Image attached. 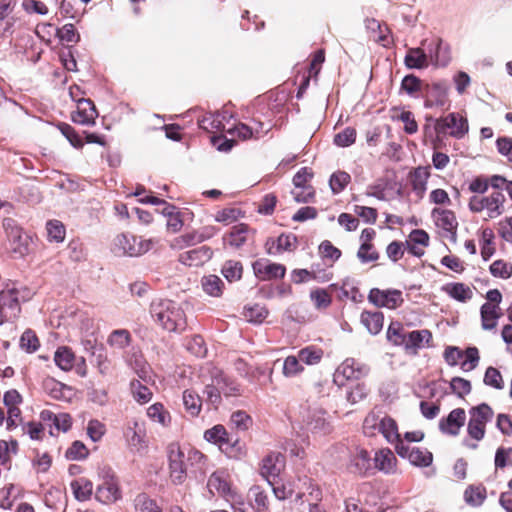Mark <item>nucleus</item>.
Masks as SVG:
<instances>
[{"label":"nucleus","instance_id":"43","mask_svg":"<svg viewBox=\"0 0 512 512\" xmlns=\"http://www.w3.org/2000/svg\"><path fill=\"white\" fill-rule=\"evenodd\" d=\"M130 391L133 399L141 405L148 403L153 396L150 388L144 385L140 380L136 379L131 381Z\"/></svg>","mask_w":512,"mask_h":512},{"label":"nucleus","instance_id":"46","mask_svg":"<svg viewBox=\"0 0 512 512\" xmlns=\"http://www.w3.org/2000/svg\"><path fill=\"white\" fill-rule=\"evenodd\" d=\"M201 285L205 293L219 297L222 294L224 283L217 275H207L202 278Z\"/></svg>","mask_w":512,"mask_h":512},{"label":"nucleus","instance_id":"1","mask_svg":"<svg viewBox=\"0 0 512 512\" xmlns=\"http://www.w3.org/2000/svg\"><path fill=\"white\" fill-rule=\"evenodd\" d=\"M152 318L169 332L182 331L186 327V316L180 304L169 299H154L150 305Z\"/></svg>","mask_w":512,"mask_h":512},{"label":"nucleus","instance_id":"26","mask_svg":"<svg viewBox=\"0 0 512 512\" xmlns=\"http://www.w3.org/2000/svg\"><path fill=\"white\" fill-rule=\"evenodd\" d=\"M281 364L282 375L285 378L292 379L299 377L305 370L303 363L301 362L298 354L289 355L283 360L277 359L274 365Z\"/></svg>","mask_w":512,"mask_h":512},{"label":"nucleus","instance_id":"21","mask_svg":"<svg viewBox=\"0 0 512 512\" xmlns=\"http://www.w3.org/2000/svg\"><path fill=\"white\" fill-rule=\"evenodd\" d=\"M370 372V367L354 358L345 359L337 368V373L341 374L347 380H358L366 377Z\"/></svg>","mask_w":512,"mask_h":512},{"label":"nucleus","instance_id":"29","mask_svg":"<svg viewBox=\"0 0 512 512\" xmlns=\"http://www.w3.org/2000/svg\"><path fill=\"white\" fill-rule=\"evenodd\" d=\"M267 253L275 255L283 251H292L297 247V238L293 234H281L276 241H272L269 246V241L266 243Z\"/></svg>","mask_w":512,"mask_h":512},{"label":"nucleus","instance_id":"39","mask_svg":"<svg viewBox=\"0 0 512 512\" xmlns=\"http://www.w3.org/2000/svg\"><path fill=\"white\" fill-rule=\"evenodd\" d=\"M227 132L231 135H237L242 140H247L252 137L258 138L261 133H266L267 131L263 132V124L258 122L256 128L239 123L234 128L227 129Z\"/></svg>","mask_w":512,"mask_h":512},{"label":"nucleus","instance_id":"41","mask_svg":"<svg viewBox=\"0 0 512 512\" xmlns=\"http://www.w3.org/2000/svg\"><path fill=\"white\" fill-rule=\"evenodd\" d=\"M183 405L186 412L192 417L197 416L202 407V399L201 397L193 390H185L183 392Z\"/></svg>","mask_w":512,"mask_h":512},{"label":"nucleus","instance_id":"22","mask_svg":"<svg viewBox=\"0 0 512 512\" xmlns=\"http://www.w3.org/2000/svg\"><path fill=\"white\" fill-rule=\"evenodd\" d=\"M466 421V413L462 408L453 409L446 418H443L439 422V429L441 432L457 436L460 429L464 426Z\"/></svg>","mask_w":512,"mask_h":512},{"label":"nucleus","instance_id":"9","mask_svg":"<svg viewBox=\"0 0 512 512\" xmlns=\"http://www.w3.org/2000/svg\"><path fill=\"white\" fill-rule=\"evenodd\" d=\"M100 483L96 488V499L104 504H111L121 498L119 483L111 469H103L99 473Z\"/></svg>","mask_w":512,"mask_h":512},{"label":"nucleus","instance_id":"30","mask_svg":"<svg viewBox=\"0 0 512 512\" xmlns=\"http://www.w3.org/2000/svg\"><path fill=\"white\" fill-rule=\"evenodd\" d=\"M430 63L429 55L421 48H410L405 56V65L409 69H424Z\"/></svg>","mask_w":512,"mask_h":512},{"label":"nucleus","instance_id":"27","mask_svg":"<svg viewBox=\"0 0 512 512\" xmlns=\"http://www.w3.org/2000/svg\"><path fill=\"white\" fill-rule=\"evenodd\" d=\"M447 103V88L440 83L428 87L424 106L426 108L444 107Z\"/></svg>","mask_w":512,"mask_h":512},{"label":"nucleus","instance_id":"52","mask_svg":"<svg viewBox=\"0 0 512 512\" xmlns=\"http://www.w3.org/2000/svg\"><path fill=\"white\" fill-rule=\"evenodd\" d=\"M387 339L394 345H405L407 334H404L402 325L398 322H392L387 330Z\"/></svg>","mask_w":512,"mask_h":512},{"label":"nucleus","instance_id":"49","mask_svg":"<svg viewBox=\"0 0 512 512\" xmlns=\"http://www.w3.org/2000/svg\"><path fill=\"white\" fill-rule=\"evenodd\" d=\"M134 508L136 512H162L157 502L145 493L135 497Z\"/></svg>","mask_w":512,"mask_h":512},{"label":"nucleus","instance_id":"18","mask_svg":"<svg viewBox=\"0 0 512 512\" xmlns=\"http://www.w3.org/2000/svg\"><path fill=\"white\" fill-rule=\"evenodd\" d=\"M252 268L255 276L262 281L283 278L286 272L283 265L272 263L267 259L256 260L252 264Z\"/></svg>","mask_w":512,"mask_h":512},{"label":"nucleus","instance_id":"35","mask_svg":"<svg viewBox=\"0 0 512 512\" xmlns=\"http://www.w3.org/2000/svg\"><path fill=\"white\" fill-rule=\"evenodd\" d=\"M429 57L432 64L436 66H447L450 62V47L442 39H438L434 50L429 51Z\"/></svg>","mask_w":512,"mask_h":512},{"label":"nucleus","instance_id":"28","mask_svg":"<svg viewBox=\"0 0 512 512\" xmlns=\"http://www.w3.org/2000/svg\"><path fill=\"white\" fill-rule=\"evenodd\" d=\"M481 325L484 330H492L497 326L502 313L500 307L495 304L484 303L480 309Z\"/></svg>","mask_w":512,"mask_h":512},{"label":"nucleus","instance_id":"59","mask_svg":"<svg viewBox=\"0 0 512 512\" xmlns=\"http://www.w3.org/2000/svg\"><path fill=\"white\" fill-rule=\"evenodd\" d=\"M483 381L485 385L497 390H501L504 387L502 375L499 370L494 367H488L486 369Z\"/></svg>","mask_w":512,"mask_h":512},{"label":"nucleus","instance_id":"10","mask_svg":"<svg viewBox=\"0 0 512 512\" xmlns=\"http://www.w3.org/2000/svg\"><path fill=\"white\" fill-rule=\"evenodd\" d=\"M170 478L175 484H182L187 474V458L185 448L173 442L167 448Z\"/></svg>","mask_w":512,"mask_h":512},{"label":"nucleus","instance_id":"61","mask_svg":"<svg viewBox=\"0 0 512 512\" xmlns=\"http://www.w3.org/2000/svg\"><path fill=\"white\" fill-rule=\"evenodd\" d=\"M356 130L352 127H347L343 131L334 136V143L339 147H348L355 143Z\"/></svg>","mask_w":512,"mask_h":512},{"label":"nucleus","instance_id":"57","mask_svg":"<svg viewBox=\"0 0 512 512\" xmlns=\"http://www.w3.org/2000/svg\"><path fill=\"white\" fill-rule=\"evenodd\" d=\"M450 388L458 397L464 398L471 392V382L462 377H453L450 381Z\"/></svg>","mask_w":512,"mask_h":512},{"label":"nucleus","instance_id":"55","mask_svg":"<svg viewBox=\"0 0 512 512\" xmlns=\"http://www.w3.org/2000/svg\"><path fill=\"white\" fill-rule=\"evenodd\" d=\"M310 298L315 308L321 310L330 306L332 298L325 289H315L310 292Z\"/></svg>","mask_w":512,"mask_h":512},{"label":"nucleus","instance_id":"44","mask_svg":"<svg viewBox=\"0 0 512 512\" xmlns=\"http://www.w3.org/2000/svg\"><path fill=\"white\" fill-rule=\"evenodd\" d=\"M370 460L371 458L369 453L366 450L361 449L352 457L349 468L354 473L364 474L371 467Z\"/></svg>","mask_w":512,"mask_h":512},{"label":"nucleus","instance_id":"6","mask_svg":"<svg viewBox=\"0 0 512 512\" xmlns=\"http://www.w3.org/2000/svg\"><path fill=\"white\" fill-rule=\"evenodd\" d=\"M468 414L467 433L471 439L479 442L485 437L486 425L492 420L494 411L488 404L481 403L470 408Z\"/></svg>","mask_w":512,"mask_h":512},{"label":"nucleus","instance_id":"11","mask_svg":"<svg viewBox=\"0 0 512 512\" xmlns=\"http://www.w3.org/2000/svg\"><path fill=\"white\" fill-rule=\"evenodd\" d=\"M12 220L4 223L7 241L5 250L14 258H21L28 252V237L23 234L22 229L12 224Z\"/></svg>","mask_w":512,"mask_h":512},{"label":"nucleus","instance_id":"25","mask_svg":"<svg viewBox=\"0 0 512 512\" xmlns=\"http://www.w3.org/2000/svg\"><path fill=\"white\" fill-rule=\"evenodd\" d=\"M210 382L226 397L236 395L239 391L238 384L216 367L210 371Z\"/></svg>","mask_w":512,"mask_h":512},{"label":"nucleus","instance_id":"58","mask_svg":"<svg viewBox=\"0 0 512 512\" xmlns=\"http://www.w3.org/2000/svg\"><path fill=\"white\" fill-rule=\"evenodd\" d=\"M39 340L32 330H26L20 338V347L27 353H33L39 348Z\"/></svg>","mask_w":512,"mask_h":512},{"label":"nucleus","instance_id":"36","mask_svg":"<svg viewBox=\"0 0 512 512\" xmlns=\"http://www.w3.org/2000/svg\"><path fill=\"white\" fill-rule=\"evenodd\" d=\"M432 340V333L427 330H415L407 333V339L405 343L406 349H418L423 347L424 343L430 346Z\"/></svg>","mask_w":512,"mask_h":512},{"label":"nucleus","instance_id":"7","mask_svg":"<svg viewBox=\"0 0 512 512\" xmlns=\"http://www.w3.org/2000/svg\"><path fill=\"white\" fill-rule=\"evenodd\" d=\"M443 356L449 366H456L460 363L464 372L474 370L480 360L479 351L476 347H468L465 351H462L456 346H448L444 350Z\"/></svg>","mask_w":512,"mask_h":512},{"label":"nucleus","instance_id":"17","mask_svg":"<svg viewBox=\"0 0 512 512\" xmlns=\"http://www.w3.org/2000/svg\"><path fill=\"white\" fill-rule=\"evenodd\" d=\"M20 312L18 291L14 288L0 292V325L14 319Z\"/></svg>","mask_w":512,"mask_h":512},{"label":"nucleus","instance_id":"33","mask_svg":"<svg viewBox=\"0 0 512 512\" xmlns=\"http://www.w3.org/2000/svg\"><path fill=\"white\" fill-rule=\"evenodd\" d=\"M360 320L372 335H377L383 328L384 316L381 312L363 311Z\"/></svg>","mask_w":512,"mask_h":512},{"label":"nucleus","instance_id":"5","mask_svg":"<svg viewBox=\"0 0 512 512\" xmlns=\"http://www.w3.org/2000/svg\"><path fill=\"white\" fill-rule=\"evenodd\" d=\"M207 488L212 495L218 494L223 497L232 508L244 504L243 496L231 487L229 476L225 471L213 472L208 479Z\"/></svg>","mask_w":512,"mask_h":512},{"label":"nucleus","instance_id":"56","mask_svg":"<svg viewBox=\"0 0 512 512\" xmlns=\"http://www.w3.org/2000/svg\"><path fill=\"white\" fill-rule=\"evenodd\" d=\"M350 175L347 172L339 171L333 173L330 177V187L334 194L340 193L346 185L350 182Z\"/></svg>","mask_w":512,"mask_h":512},{"label":"nucleus","instance_id":"47","mask_svg":"<svg viewBox=\"0 0 512 512\" xmlns=\"http://www.w3.org/2000/svg\"><path fill=\"white\" fill-rule=\"evenodd\" d=\"M248 236V226L245 224H238L234 226L228 236L225 237V241L234 247L242 246Z\"/></svg>","mask_w":512,"mask_h":512},{"label":"nucleus","instance_id":"3","mask_svg":"<svg viewBox=\"0 0 512 512\" xmlns=\"http://www.w3.org/2000/svg\"><path fill=\"white\" fill-rule=\"evenodd\" d=\"M506 197L502 191L495 190L488 195H475L470 198L469 209L484 215V220L495 219L505 212Z\"/></svg>","mask_w":512,"mask_h":512},{"label":"nucleus","instance_id":"14","mask_svg":"<svg viewBox=\"0 0 512 512\" xmlns=\"http://www.w3.org/2000/svg\"><path fill=\"white\" fill-rule=\"evenodd\" d=\"M396 453L403 459H407L410 464L417 467H428L432 464L433 455L426 448L410 447L408 444H399L396 447Z\"/></svg>","mask_w":512,"mask_h":512},{"label":"nucleus","instance_id":"63","mask_svg":"<svg viewBox=\"0 0 512 512\" xmlns=\"http://www.w3.org/2000/svg\"><path fill=\"white\" fill-rule=\"evenodd\" d=\"M244 316L249 322L261 323L268 316V311L263 306L254 305L252 307L245 308Z\"/></svg>","mask_w":512,"mask_h":512},{"label":"nucleus","instance_id":"20","mask_svg":"<svg viewBox=\"0 0 512 512\" xmlns=\"http://www.w3.org/2000/svg\"><path fill=\"white\" fill-rule=\"evenodd\" d=\"M397 463L398 460L395 454L389 448L378 449L373 457L374 467L384 474H396L398 471Z\"/></svg>","mask_w":512,"mask_h":512},{"label":"nucleus","instance_id":"19","mask_svg":"<svg viewBox=\"0 0 512 512\" xmlns=\"http://www.w3.org/2000/svg\"><path fill=\"white\" fill-rule=\"evenodd\" d=\"M285 466V458L281 453L272 452L262 460L261 474L267 479L270 485L279 476Z\"/></svg>","mask_w":512,"mask_h":512},{"label":"nucleus","instance_id":"8","mask_svg":"<svg viewBox=\"0 0 512 512\" xmlns=\"http://www.w3.org/2000/svg\"><path fill=\"white\" fill-rule=\"evenodd\" d=\"M431 217L440 237L451 243H456L458 220L455 213L447 209L434 208L431 211Z\"/></svg>","mask_w":512,"mask_h":512},{"label":"nucleus","instance_id":"51","mask_svg":"<svg viewBox=\"0 0 512 512\" xmlns=\"http://www.w3.org/2000/svg\"><path fill=\"white\" fill-rule=\"evenodd\" d=\"M131 336L129 331L125 329L114 330L109 338L108 343L115 349H124L130 344Z\"/></svg>","mask_w":512,"mask_h":512},{"label":"nucleus","instance_id":"13","mask_svg":"<svg viewBox=\"0 0 512 512\" xmlns=\"http://www.w3.org/2000/svg\"><path fill=\"white\" fill-rule=\"evenodd\" d=\"M434 129L437 135L446 134L447 130H450V136L460 139L468 132V122L459 114L450 113L446 117L437 119Z\"/></svg>","mask_w":512,"mask_h":512},{"label":"nucleus","instance_id":"4","mask_svg":"<svg viewBox=\"0 0 512 512\" xmlns=\"http://www.w3.org/2000/svg\"><path fill=\"white\" fill-rule=\"evenodd\" d=\"M153 246L152 240L133 234L122 233L115 237L112 251L117 256L137 257L148 252Z\"/></svg>","mask_w":512,"mask_h":512},{"label":"nucleus","instance_id":"50","mask_svg":"<svg viewBox=\"0 0 512 512\" xmlns=\"http://www.w3.org/2000/svg\"><path fill=\"white\" fill-rule=\"evenodd\" d=\"M221 272L229 282H233L242 277L243 267L239 261L228 260L224 263Z\"/></svg>","mask_w":512,"mask_h":512},{"label":"nucleus","instance_id":"12","mask_svg":"<svg viewBox=\"0 0 512 512\" xmlns=\"http://www.w3.org/2000/svg\"><path fill=\"white\" fill-rule=\"evenodd\" d=\"M125 441L129 449L138 454H143L147 447V435L145 423L138 420L128 421L123 432Z\"/></svg>","mask_w":512,"mask_h":512},{"label":"nucleus","instance_id":"40","mask_svg":"<svg viewBox=\"0 0 512 512\" xmlns=\"http://www.w3.org/2000/svg\"><path fill=\"white\" fill-rule=\"evenodd\" d=\"M298 356L303 364L317 365L321 362L324 351L316 345L306 346L298 351Z\"/></svg>","mask_w":512,"mask_h":512},{"label":"nucleus","instance_id":"62","mask_svg":"<svg viewBox=\"0 0 512 512\" xmlns=\"http://www.w3.org/2000/svg\"><path fill=\"white\" fill-rule=\"evenodd\" d=\"M87 435L93 442H98L106 432L105 424L97 419L89 420L87 427Z\"/></svg>","mask_w":512,"mask_h":512},{"label":"nucleus","instance_id":"53","mask_svg":"<svg viewBox=\"0 0 512 512\" xmlns=\"http://www.w3.org/2000/svg\"><path fill=\"white\" fill-rule=\"evenodd\" d=\"M186 348L191 354L198 358L205 357L207 354V347L203 337L200 335L191 337L186 344Z\"/></svg>","mask_w":512,"mask_h":512},{"label":"nucleus","instance_id":"32","mask_svg":"<svg viewBox=\"0 0 512 512\" xmlns=\"http://www.w3.org/2000/svg\"><path fill=\"white\" fill-rule=\"evenodd\" d=\"M204 439L209 443L217 445L220 449H224L231 443L226 428L220 424L206 430Z\"/></svg>","mask_w":512,"mask_h":512},{"label":"nucleus","instance_id":"16","mask_svg":"<svg viewBox=\"0 0 512 512\" xmlns=\"http://www.w3.org/2000/svg\"><path fill=\"white\" fill-rule=\"evenodd\" d=\"M70 96L77 102V111L72 114V121L76 124L92 126L98 116L95 105L90 99H75L73 89L70 88Z\"/></svg>","mask_w":512,"mask_h":512},{"label":"nucleus","instance_id":"38","mask_svg":"<svg viewBox=\"0 0 512 512\" xmlns=\"http://www.w3.org/2000/svg\"><path fill=\"white\" fill-rule=\"evenodd\" d=\"M147 417L160 424L162 427H167L171 422V415L162 403H154L147 409Z\"/></svg>","mask_w":512,"mask_h":512},{"label":"nucleus","instance_id":"48","mask_svg":"<svg viewBox=\"0 0 512 512\" xmlns=\"http://www.w3.org/2000/svg\"><path fill=\"white\" fill-rule=\"evenodd\" d=\"M225 115L223 113H217L209 116H205L200 122L199 126L208 132H218L226 130L223 120Z\"/></svg>","mask_w":512,"mask_h":512},{"label":"nucleus","instance_id":"2","mask_svg":"<svg viewBox=\"0 0 512 512\" xmlns=\"http://www.w3.org/2000/svg\"><path fill=\"white\" fill-rule=\"evenodd\" d=\"M363 432L367 436H374L377 432L381 433L395 449L397 445L404 443L396 420L389 415L368 414L363 422Z\"/></svg>","mask_w":512,"mask_h":512},{"label":"nucleus","instance_id":"42","mask_svg":"<svg viewBox=\"0 0 512 512\" xmlns=\"http://www.w3.org/2000/svg\"><path fill=\"white\" fill-rule=\"evenodd\" d=\"M71 489L79 501L88 500L93 492V483L86 478H79L71 482Z\"/></svg>","mask_w":512,"mask_h":512},{"label":"nucleus","instance_id":"54","mask_svg":"<svg viewBox=\"0 0 512 512\" xmlns=\"http://www.w3.org/2000/svg\"><path fill=\"white\" fill-rule=\"evenodd\" d=\"M46 228L49 241L60 243L64 240L65 227L61 222L57 220H51L47 223Z\"/></svg>","mask_w":512,"mask_h":512},{"label":"nucleus","instance_id":"60","mask_svg":"<svg viewBox=\"0 0 512 512\" xmlns=\"http://www.w3.org/2000/svg\"><path fill=\"white\" fill-rule=\"evenodd\" d=\"M89 454L87 447L81 441H74L66 450L65 457L69 460H82Z\"/></svg>","mask_w":512,"mask_h":512},{"label":"nucleus","instance_id":"37","mask_svg":"<svg viewBox=\"0 0 512 512\" xmlns=\"http://www.w3.org/2000/svg\"><path fill=\"white\" fill-rule=\"evenodd\" d=\"M391 118L393 121H400L404 124V131L407 134H415L418 131V124L412 112L393 109Z\"/></svg>","mask_w":512,"mask_h":512},{"label":"nucleus","instance_id":"34","mask_svg":"<svg viewBox=\"0 0 512 512\" xmlns=\"http://www.w3.org/2000/svg\"><path fill=\"white\" fill-rule=\"evenodd\" d=\"M76 360L74 352L67 346L58 347L54 353V362L63 371H70Z\"/></svg>","mask_w":512,"mask_h":512},{"label":"nucleus","instance_id":"23","mask_svg":"<svg viewBox=\"0 0 512 512\" xmlns=\"http://www.w3.org/2000/svg\"><path fill=\"white\" fill-rule=\"evenodd\" d=\"M213 251L208 246H201L185 251L179 255V262L189 267H198L211 259Z\"/></svg>","mask_w":512,"mask_h":512},{"label":"nucleus","instance_id":"64","mask_svg":"<svg viewBox=\"0 0 512 512\" xmlns=\"http://www.w3.org/2000/svg\"><path fill=\"white\" fill-rule=\"evenodd\" d=\"M357 257L361 263L374 262L379 259V253L374 249L372 244H361Z\"/></svg>","mask_w":512,"mask_h":512},{"label":"nucleus","instance_id":"45","mask_svg":"<svg viewBox=\"0 0 512 512\" xmlns=\"http://www.w3.org/2000/svg\"><path fill=\"white\" fill-rule=\"evenodd\" d=\"M430 177L429 167H417L412 175L413 190L420 196L424 194L427 189V182Z\"/></svg>","mask_w":512,"mask_h":512},{"label":"nucleus","instance_id":"24","mask_svg":"<svg viewBox=\"0 0 512 512\" xmlns=\"http://www.w3.org/2000/svg\"><path fill=\"white\" fill-rule=\"evenodd\" d=\"M306 428L315 435H326L331 431L325 412L321 409L310 410L305 418Z\"/></svg>","mask_w":512,"mask_h":512},{"label":"nucleus","instance_id":"31","mask_svg":"<svg viewBox=\"0 0 512 512\" xmlns=\"http://www.w3.org/2000/svg\"><path fill=\"white\" fill-rule=\"evenodd\" d=\"M442 290L456 301L465 303L473 297L472 289L464 283H448Z\"/></svg>","mask_w":512,"mask_h":512},{"label":"nucleus","instance_id":"15","mask_svg":"<svg viewBox=\"0 0 512 512\" xmlns=\"http://www.w3.org/2000/svg\"><path fill=\"white\" fill-rule=\"evenodd\" d=\"M368 299L375 306L388 309H396L404 301L402 292L397 289L381 290L373 288L369 292Z\"/></svg>","mask_w":512,"mask_h":512}]
</instances>
